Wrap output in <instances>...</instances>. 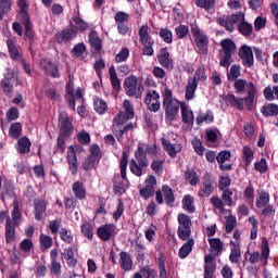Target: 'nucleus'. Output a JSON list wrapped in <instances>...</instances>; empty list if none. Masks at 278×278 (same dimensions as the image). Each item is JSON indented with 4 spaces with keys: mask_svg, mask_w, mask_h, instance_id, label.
Returning <instances> with one entry per match:
<instances>
[{
    "mask_svg": "<svg viewBox=\"0 0 278 278\" xmlns=\"http://www.w3.org/2000/svg\"><path fill=\"white\" fill-rule=\"evenodd\" d=\"M270 255V248H268V242L263 243L262 253H261V262L263 266H268V256Z\"/></svg>",
    "mask_w": 278,
    "mask_h": 278,
    "instance_id": "09e8293b",
    "label": "nucleus"
},
{
    "mask_svg": "<svg viewBox=\"0 0 278 278\" xmlns=\"http://www.w3.org/2000/svg\"><path fill=\"white\" fill-rule=\"evenodd\" d=\"M210 203L218 210L222 214L225 212V202L218 195H213L210 200Z\"/></svg>",
    "mask_w": 278,
    "mask_h": 278,
    "instance_id": "49530a36",
    "label": "nucleus"
},
{
    "mask_svg": "<svg viewBox=\"0 0 278 278\" xmlns=\"http://www.w3.org/2000/svg\"><path fill=\"white\" fill-rule=\"evenodd\" d=\"M235 90L238 94H242L244 90H247L248 96L245 98H236L233 93H228L226 96V101L232 105V108H237V110H244V103L248 110L251 112L253 110V101H255V96L257 94V87L253 81L247 84L244 79H237L233 84Z\"/></svg>",
    "mask_w": 278,
    "mask_h": 278,
    "instance_id": "f257e3e1",
    "label": "nucleus"
},
{
    "mask_svg": "<svg viewBox=\"0 0 278 278\" xmlns=\"http://www.w3.org/2000/svg\"><path fill=\"white\" fill-rule=\"evenodd\" d=\"M160 38L163 40V42H166V45L173 43V31L168 28H161L159 33Z\"/></svg>",
    "mask_w": 278,
    "mask_h": 278,
    "instance_id": "c03bdc74",
    "label": "nucleus"
},
{
    "mask_svg": "<svg viewBox=\"0 0 278 278\" xmlns=\"http://www.w3.org/2000/svg\"><path fill=\"white\" fill-rule=\"evenodd\" d=\"M242 153L245 166H250L253 162V150L250 147H243Z\"/></svg>",
    "mask_w": 278,
    "mask_h": 278,
    "instance_id": "864d4df0",
    "label": "nucleus"
},
{
    "mask_svg": "<svg viewBox=\"0 0 278 278\" xmlns=\"http://www.w3.org/2000/svg\"><path fill=\"white\" fill-rule=\"evenodd\" d=\"M222 201H224V205H228V207H232L233 205V191L231 189H226L222 191Z\"/></svg>",
    "mask_w": 278,
    "mask_h": 278,
    "instance_id": "a18cd8bd",
    "label": "nucleus"
},
{
    "mask_svg": "<svg viewBox=\"0 0 278 278\" xmlns=\"http://www.w3.org/2000/svg\"><path fill=\"white\" fill-rule=\"evenodd\" d=\"M180 109L182 123L192 127L194 125V113H192V111L189 110L186 104H181Z\"/></svg>",
    "mask_w": 278,
    "mask_h": 278,
    "instance_id": "b1692460",
    "label": "nucleus"
},
{
    "mask_svg": "<svg viewBox=\"0 0 278 278\" xmlns=\"http://www.w3.org/2000/svg\"><path fill=\"white\" fill-rule=\"evenodd\" d=\"M241 255L242 254L240 252V248H232L229 255V260L232 264H239Z\"/></svg>",
    "mask_w": 278,
    "mask_h": 278,
    "instance_id": "e2e57ef3",
    "label": "nucleus"
},
{
    "mask_svg": "<svg viewBox=\"0 0 278 278\" xmlns=\"http://www.w3.org/2000/svg\"><path fill=\"white\" fill-rule=\"evenodd\" d=\"M197 125H203V123H214V113L207 111L206 114H199L195 118Z\"/></svg>",
    "mask_w": 278,
    "mask_h": 278,
    "instance_id": "ea45409f",
    "label": "nucleus"
},
{
    "mask_svg": "<svg viewBox=\"0 0 278 278\" xmlns=\"http://www.w3.org/2000/svg\"><path fill=\"white\" fill-rule=\"evenodd\" d=\"M194 3L197 8H201L206 12H210V10H214V8L216 7V0H194Z\"/></svg>",
    "mask_w": 278,
    "mask_h": 278,
    "instance_id": "c9c22d12",
    "label": "nucleus"
},
{
    "mask_svg": "<svg viewBox=\"0 0 278 278\" xmlns=\"http://www.w3.org/2000/svg\"><path fill=\"white\" fill-rule=\"evenodd\" d=\"M115 231L116 226L114 224H105L97 229L98 237L100 238V240H102V242H108L112 238H114Z\"/></svg>",
    "mask_w": 278,
    "mask_h": 278,
    "instance_id": "4468645a",
    "label": "nucleus"
},
{
    "mask_svg": "<svg viewBox=\"0 0 278 278\" xmlns=\"http://www.w3.org/2000/svg\"><path fill=\"white\" fill-rule=\"evenodd\" d=\"M238 30L242 36L249 37L253 34V25L249 24L247 21L239 23Z\"/></svg>",
    "mask_w": 278,
    "mask_h": 278,
    "instance_id": "37998d69",
    "label": "nucleus"
},
{
    "mask_svg": "<svg viewBox=\"0 0 278 278\" xmlns=\"http://www.w3.org/2000/svg\"><path fill=\"white\" fill-rule=\"evenodd\" d=\"M135 157L136 159H131L129 162L130 173L136 175V177H142V168L149 166V159H147V152L143 147L138 146Z\"/></svg>",
    "mask_w": 278,
    "mask_h": 278,
    "instance_id": "20e7f679",
    "label": "nucleus"
},
{
    "mask_svg": "<svg viewBox=\"0 0 278 278\" xmlns=\"http://www.w3.org/2000/svg\"><path fill=\"white\" fill-rule=\"evenodd\" d=\"M89 45L91 49L96 51V53H100L101 49H103V40L99 38V35L94 30L89 33Z\"/></svg>",
    "mask_w": 278,
    "mask_h": 278,
    "instance_id": "412c9836",
    "label": "nucleus"
},
{
    "mask_svg": "<svg viewBox=\"0 0 278 278\" xmlns=\"http://www.w3.org/2000/svg\"><path fill=\"white\" fill-rule=\"evenodd\" d=\"M16 227H18V225H14L12 223V218L7 217V220H5V242H7V244H12V242H14V240H16Z\"/></svg>",
    "mask_w": 278,
    "mask_h": 278,
    "instance_id": "f3484780",
    "label": "nucleus"
},
{
    "mask_svg": "<svg viewBox=\"0 0 278 278\" xmlns=\"http://www.w3.org/2000/svg\"><path fill=\"white\" fill-rule=\"evenodd\" d=\"M76 36L77 27H75V24L72 22L70 23V26L56 34V41L59 43L71 42V40H73V38H76Z\"/></svg>",
    "mask_w": 278,
    "mask_h": 278,
    "instance_id": "9b49d317",
    "label": "nucleus"
},
{
    "mask_svg": "<svg viewBox=\"0 0 278 278\" xmlns=\"http://www.w3.org/2000/svg\"><path fill=\"white\" fill-rule=\"evenodd\" d=\"M239 76H240V67H239V65L235 64L230 68V72L228 74V80L236 81Z\"/></svg>",
    "mask_w": 278,
    "mask_h": 278,
    "instance_id": "69168bd1",
    "label": "nucleus"
},
{
    "mask_svg": "<svg viewBox=\"0 0 278 278\" xmlns=\"http://www.w3.org/2000/svg\"><path fill=\"white\" fill-rule=\"evenodd\" d=\"M162 191L164 194L165 203L167 205L174 204L175 203V193H173V189H170V187L165 185L162 187Z\"/></svg>",
    "mask_w": 278,
    "mask_h": 278,
    "instance_id": "79ce46f5",
    "label": "nucleus"
},
{
    "mask_svg": "<svg viewBox=\"0 0 278 278\" xmlns=\"http://www.w3.org/2000/svg\"><path fill=\"white\" fill-rule=\"evenodd\" d=\"M185 180L188 181L189 186H199L201 178L194 168H187L185 172Z\"/></svg>",
    "mask_w": 278,
    "mask_h": 278,
    "instance_id": "a878e982",
    "label": "nucleus"
},
{
    "mask_svg": "<svg viewBox=\"0 0 278 278\" xmlns=\"http://www.w3.org/2000/svg\"><path fill=\"white\" fill-rule=\"evenodd\" d=\"M22 131H23V125L21 123H13L10 126L9 136L14 140H18V138H21Z\"/></svg>",
    "mask_w": 278,
    "mask_h": 278,
    "instance_id": "72a5a7b5",
    "label": "nucleus"
},
{
    "mask_svg": "<svg viewBox=\"0 0 278 278\" xmlns=\"http://www.w3.org/2000/svg\"><path fill=\"white\" fill-rule=\"evenodd\" d=\"M216 273V263L204 265V278H214Z\"/></svg>",
    "mask_w": 278,
    "mask_h": 278,
    "instance_id": "0e129e2a",
    "label": "nucleus"
},
{
    "mask_svg": "<svg viewBox=\"0 0 278 278\" xmlns=\"http://www.w3.org/2000/svg\"><path fill=\"white\" fill-rule=\"evenodd\" d=\"M214 194V178L210 172H205L202 176V185L198 191V197L201 199H207Z\"/></svg>",
    "mask_w": 278,
    "mask_h": 278,
    "instance_id": "1a4fd4ad",
    "label": "nucleus"
},
{
    "mask_svg": "<svg viewBox=\"0 0 278 278\" xmlns=\"http://www.w3.org/2000/svg\"><path fill=\"white\" fill-rule=\"evenodd\" d=\"M97 164H99L98 159H93V156H88L83 162V168L84 170H92V168H97Z\"/></svg>",
    "mask_w": 278,
    "mask_h": 278,
    "instance_id": "de8ad7c7",
    "label": "nucleus"
},
{
    "mask_svg": "<svg viewBox=\"0 0 278 278\" xmlns=\"http://www.w3.org/2000/svg\"><path fill=\"white\" fill-rule=\"evenodd\" d=\"M67 162H68L70 170L72 175H77V153L75 152L74 146H71L68 148Z\"/></svg>",
    "mask_w": 278,
    "mask_h": 278,
    "instance_id": "aec40b11",
    "label": "nucleus"
},
{
    "mask_svg": "<svg viewBox=\"0 0 278 278\" xmlns=\"http://www.w3.org/2000/svg\"><path fill=\"white\" fill-rule=\"evenodd\" d=\"M7 47H8L11 60H20V61L23 60V52H21L20 49L16 48V45H14V40L8 39Z\"/></svg>",
    "mask_w": 278,
    "mask_h": 278,
    "instance_id": "393cba45",
    "label": "nucleus"
},
{
    "mask_svg": "<svg viewBox=\"0 0 278 278\" xmlns=\"http://www.w3.org/2000/svg\"><path fill=\"white\" fill-rule=\"evenodd\" d=\"M179 108H181V103L173 98V90L165 89L163 96V110H165L166 121H175V117L179 114Z\"/></svg>",
    "mask_w": 278,
    "mask_h": 278,
    "instance_id": "f03ea898",
    "label": "nucleus"
},
{
    "mask_svg": "<svg viewBox=\"0 0 278 278\" xmlns=\"http://www.w3.org/2000/svg\"><path fill=\"white\" fill-rule=\"evenodd\" d=\"M127 58H129V50L127 48H123L119 53L115 56V62L118 64L121 62H126Z\"/></svg>",
    "mask_w": 278,
    "mask_h": 278,
    "instance_id": "774afa93",
    "label": "nucleus"
},
{
    "mask_svg": "<svg viewBox=\"0 0 278 278\" xmlns=\"http://www.w3.org/2000/svg\"><path fill=\"white\" fill-rule=\"evenodd\" d=\"M72 21L74 27H76V34L77 31H86V29H88V24L79 15H74Z\"/></svg>",
    "mask_w": 278,
    "mask_h": 278,
    "instance_id": "a19ab883",
    "label": "nucleus"
},
{
    "mask_svg": "<svg viewBox=\"0 0 278 278\" xmlns=\"http://www.w3.org/2000/svg\"><path fill=\"white\" fill-rule=\"evenodd\" d=\"M177 236L180 240L188 241L190 236H192V228H178Z\"/></svg>",
    "mask_w": 278,
    "mask_h": 278,
    "instance_id": "5fc2aeb1",
    "label": "nucleus"
},
{
    "mask_svg": "<svg viewBox=\"0 0 278 278\" xmlns=\"http://www.w3.org/2000/svg\"><path fill=\"white\" fill-rule=\"evenodd\" d=\"M270 203V194L266 191L258 192V197L256 199V207L262 210V207H266Z\"/></svg>",
    "mask_w": 278,
    "mask_h": 278,
    "instance_id": "473e14b6",
    "label": "nucleus"
},
{
    "mask_svg": "<svg viewBox=\"0 0 278 278\" xmlns=\"http://www.w3.org/2000/svg\"><path fill=\"white\" fill-rule=\"evenodd\" d=\"M12 218V224L18 226V220H21V208L18 207V200H14L13 202Z\"/></svg>",
    "mask_w": 278,
    "mask_h": 278,
    "instance_id": "8fccbe9b",
    "label": "nucleus"
},
{
    "mask_svg": "<svg viewBox=\"0 0 278 278\" xmlns=\"http://www.w3.org/2000/svg\"><path fill=\"white\" fill-rule=\"evenodd\" d=\"M175 31H176L177 38L184 39L186 38V36H188L190 29L186 25H179L175 28Z\"/></svg>",
    "mask_w": 278,
    "mask_h": 278,
    "instance_id": "338daca9",
    "label": "nucleus"
},
{
    "mask_svg": "<svg viewBox=\"0 0 278 278\" xmlns=\"http://www.w3.org/2000/svg\"><path fill=\"white\" fill-rule=\"evenodd\" d=\"M178 228H192V219L188 214L180 213L177 216Z\"/></svg>",
    "mask_w": 278,
    "mask_h": 278,
    "instance_id": "e433bc0d",
    "label": "nucleus"
},
{
    "mask_svg": "<svg viewBox=\"0 0 278 278\" xmlns=\"http://www.w3.org/2000/svg\"><path fill=\"white\" fill-rule=\"evenodd\" d=\"M222 49H219V66H223V68H229L231 66V58L236 53L237 46L236 42L232 39H223L219 42Z\"/></svg>",
    "mask_w": 278,
    "mask_h": 278,
    "instance_id": "7ed1b4c3",
    "label": "nucleus"
},
{
    "mask_svg": "<svg viewBox=\"0 0 278 278\" xmlns=\"http://www.w3.org/2000/svg\"><path fill=\"white\" fill-rule=\"evenodd\" d=\"M239 58L240 60H242V64L247 68H251L253 64H255V59L253 58V50L247 45L240 47Z\"/></svg>",
    "mask_w": 278,
    "mask_h": 278,
    "instance_id": "f8f14e48",
    "label": "nucleus"
},
{
    "mask_svg": "<svg viewBox=\"0 0 278 278\" xmlns=\"http://www.w3.org/2000/svg\"><path fill=\"white\" fill-rule=\"evenodd\" d=\"M192 247H194V239H188V241L179 249L178 257H180V260H186V256L192 253Z\"/></svg>",
    "mask_w": 278,
    "mask_h": 278,
    "instance_id": "c756f323",
    "label": "nucleus"
},
{
    "mask_svg": "<svg viewBox=\"0 0 278 278\" xmlns=\"http://www.w3.org/2000/svg\"><path fill=\"white\" fill-rule=\"evenodd\" d=\"M31 151V141L27 137H22L17 140V152L22 155Z\"/></svg>",
    "mask_w": 278,
    "mask_h": 278,
    "instance_id": "cd10ccee",
    "label": "nucleus"
},
{
    "mask_svg": "<svg viewBox=\"0 0 278 278\" xmlns=\"http://www.w3.org/2000/svg\"><path fill=\"white\" fill-rule=\"evenodd\" d=\"M197 88H199V85L194 83V80H187V86L185 89V98L187 101H192L194 99V94L197 92Z\"/></svg>",
    "mask_w": 278,
    "mask_h": 278,
    "instance_id": "c85d7f7f",
    "label": "nucleus"
},
{
    "mask_svg": "<svg viewBox=\"0 0 278 278\" xmlns=\"http://www.w3.org/2000/svg\"><path fill=\"white\" fill-rule=\"evenodd\" d=\"M191 34L194 37L198 53H200L201 55H205L207 53V45L210 42V40L207 39V35L201 33L199 26H192Z\"/></svg>",
    "mask_w": 278,
    "mask_h": 278,
    "instance_id": "6e6552de",
    "label": "nucleus"
},
{
    "mask_svg": "<svg viewBox=\"0 0 278 278\" xmlns=\"http://www.w3.org/2000/svg\"><path fill=\"white\" fill-rule=\"evenodd\" d=\"M40 244L41 249H45L47 251V249H51V247H53V238L47 235H41Z\"/></svg>",
    "mask_w": 278,
    "mask_h": 278,
    "instance_id": "bf43d9fd",
    "label": "nucleus"
},
{
    "mask_svg": "<svg viewBox=\"0 0 278 278\" xmlns=\"http://www.w3.org/2000/svg\"><path fill=\"white\" fill-rule=\"evenodd\" d=\"M207 79V75L205 74V67L200 66L193 77H190L189 80L194 81L199 86V81H205Z\"/></svg>",
    "mask_w": 278,
    "mask_h": 278,
    "instance_id": "58836bf2",
    "label": "nucleus"
},
{
    "mask_svg": "<svg viewBox=\"0 0 278 278\" xmlns=\"http://www.w3.org/2000/svg\"><path fill=\"white\" fill-rule=\"evenodd\" d=\"M36 220H42L43 214L47 212V201L43 199L36 200L34 203Z\"/></svg>",
    "mask_w": 278,
    "mask_h": 278,
    "instance_id": "5701e85b",
    "label": "nucleus"
},
{
    "mask_svg": "<svg viewBox=\"0 0 278 278\" xmlns=\"http://www.w3.org/2000/svg\"><path fill=\"white\" fill-rule=\"evenodd\" d=\"M119 266L126 273L134 268V261L131 260V254H129V252L122 251L119 253Z\"/></svg>",
    "mask_w": 278,
    "mask_h": 278,
    "instance_id": "a211bd4d",
    "label": "nucleus"
},
{
    "mask_svg": "<svg viewBox=\"0 0 278 278\" xmlns=\"http://www.w3.org/2000/svg\"><path fill=\"white\" fill-rule=\"evenodd\" d=\"M238 225V222L236 219V216L229 215L226 220V233H231L233 231V228Z\"/></svg>",
    "mask_w": 278,
    "mask_h": 278,
    "instance_id": "680f3d73",
    "label": "nucleus"
},
{
    "mask_svg": "<svg viewBox=\"0 0 278 278\" xmlns=\"http://www.w3.org/2000/svg\"><path fill=\"white\" fill-rule=\"evenodd\" d=\"M208 244L211 247V251L216 253V255H220V253H223V241H220V239H208Z\"/></svg>",
    "mask_w": 278,
    "mask_h": 278,
    "instance_id": "4c0bfd02",
    "label": "nucleus"
},
{
    "mask_svg": "<svg viewBox=\"0 0 278 278\" xmlns=\"http://www.w3.org/2000/svg\"><path fill=\"white\" fill-rule=\"evenodd\" d=\"M139 40L143 46L142 55H153V45H155V41L153 40L151 35H149V25H143L139 28Z\"/></svg>",
    "mask_w": 278,
    "mask_h": 278,
    "instance_id": "0eeeda50",
    "label": "nucleus"
},
{
    "mask_svg": "<svg viewBox=\"0 0 278 278\" xmlns=\"http://www.w3.org/2000/svg\"><path fill=\"white\" fill-rule=\"evenodd\" d=\"M81 233L87 238L88 240H92V237L94 233L92 232V224L90 223H85L80 226Z\"/></svg>",
    "mask_w": 278,
    "mask_h": 278,
    "instance_id": "603ef678",
    "label": "nucleus"
},
{
    "mask_svg": "<svg viewBox=\"0 0 278 278\" xmlns=\"http://www.w3.org/2000/svg\"><path fill=\"white\" fill-rule=\"evenodd\" d=\"M134 117H129V113H125V111L119 112L118 115L114 117L115 125H123L127 123V121H131Z\"/></svg>",
    "mask_w": 278,
    "mask_h": 278,
    "instance_id": "6e6d98bb",
    "label": "nucleus"
},
{
    "mask_svg": "<svg viewBox=\"0 0 278 278\" xmlns=\"http://www.w3.org/2000/svg\"><path fill=\"white\" fill-rule=\"evenodd\" d=\"M72 190L74 197L79 201H84V199H86V187L84 186V182L75 181L72 186Z\"/></svg>",
    "mask_w": 278,
    "mask_h": 278,
    "instance_id": "bb28decb",
    "label": "nucleus"
},
{
    "mask_svg": "<svg viewBox=\"0 0 278 278\" xmlns=\"http://www.w3.org/2000/svg\"><path fill=\"white\" fill-rule=\"evenodd\" d=\"M182 208L188 212L189 214H194V198L190 194H187L182 199Z\"/></svg>",
    "mask_w": 278,
    "mask_h": 278,
    "instance_id": "2f4dec72",
    "label": "nucleus"
},
{
    "mask_svg": "<svg viewBox=\"0 0 278 278\" xmlns=\"http://www.w3.org/2000/svg\"><path fill=\"white\" fill-rule=\"evenodd\" d=\"M124 90L128 97L142 99V91L144 90V87L142 84H138V77L128 76L124 80Z\"/></svg>",
    "mask_w": 278,
    "mask_h": 278,
    "instance_id": "423d86ee",
    "label": "nucleus"
},
{
    "mask_svg": "<svg viewBox=\"0 0 278 278\" xmlns=\"http://www.w3.org/2000/svg\"><path fill=\"white\" fill-rule=\"evenodd\" d=\"M7 71V76L4 79L1 80V86L4 94H7V97H12V92H14V85H12V81H10V79H14V71L10 68H8Z\"/></svg>",
    "mask_w": 278,
    "mask_h": 278,
    "instance_id": "dca6fc26",
    "label": "nucleus"
},
{
    "mask_svg": "<svg viewBox=\"0 0 278 278\" xmlns=\"http://www.w3.org/2000/svg\"><path fill=\"white\" fill-rule=\"evenodd\" d=\"M157 184V180L154 176H150L146 180V186L139 190L140 197L144 199V201L151 199L153 194H155V185Z\"/></svg>",
    "mask_w": 278,
    "mask_h": 278,
    "instance_id": "ddd939ff",
    "label": "nucleus"
},
{
    "mask_svg": "<svg viewBox=\"0 0 278 278\" xmlns=\"http://www.w3.org/2000/svg\"><path fill=\"white\" fill-rule=\"evenodd\" d=\"M20 249L23 253H29L34 249V241L31 239H24L20 243Z\"/></svg>",
    "mask_w": 278,
    "mask_h": 278,
    "instance_id": "052dcab7",
    "label": "nucleus"
},
{
    "mask_svg": "<svg viewBox=\"0 0 278 278\" xmlns=\"http://www.w3.org/2000/svg\"><path fill=\"white\" fill-rule=\"evenodd\" d=\"M86 53V45L84 42L77 43L73 49H72V54L75 58H81Z\"/></svg>",
    "mask_w": 278,
    "mask_h": 278,
    "instance_id": "13d9d810",
    "label": "nucleus"
},
{
    "mask_svg": "<svg viewBox=\"0 0 278 278\" xmlns=\"http://www.w3.org/2000/svg\"><path fill=\"white\" fill-rule=\"evenodd\" d=\"M161 142L163 149L168 153L169 157H177V154L181 152V144H173L167 139L162 138Z\"/></svg>",
    "mask_w": 278,
    "mask_h": 278,
    "instance_id": "6ab92c4d",
    "label": "nucleus"
},
{
    "mask_svg": "<svg viewBox=\"0 0 278 278\" xmlns=\"http://www.w3.org/2000/svg\"><path fill=\"white\" fill-rule=\"evenodd\" d=\"M59 134L60 136H67L71 138L73 136V122H71V118L68 117L67 112H61L59 114Z\"/></svg>",
    "mask_w": 278,
    "mask_h": 278,
    "instance_id": "9d476101",
    "label": "nucleus"
},
{
    "mask_svg": "<svg viewBox=\"0 0 278 278\" xmlns=\"http://www.w3.org/2000/svg\"><path fill=\"white\" fill-rule=\"evenodd\" d=\"M110 80L112 84L113 89L116 92L121 91V79L118 78V75L116 74V67L112 65L109 70Z\"/></svg>",
    "mask_w": 278,
    "mask_h": 278,
    "instance_id": "7c9ffc66",
    "label": "nucleus"
},
{
    "mask_svg": "<svg viewBox=\"0 0 278 278\" xmlns=\"http://www.w3.org/2000/svg\"><path fill=\"white\" fill-rule=\"evenodd\" d=\"M40 66L45 71L48 77H53V79H58L60 77V71L58 70V65L49 59H41Z\"/></svg>",
    "mask_w": 278,
    "mask_h": 278,
    "instance_id": "2eb2a0df",
    "label": "nucleus"
},
{
    "mask_svg": "<svg viewBox=\"0 0 278 278\" xmlns=\"http://www.w3.org/2000/svg\"><path fill=\"white\" fill-rule=\"evenodd\" d=\"M261 112L266 118H268V116H278V105L266 104L261 109Z\"/></svg>",
    "mask_w": 278,
    "mask_h": 278,
    "instance_id": "f704fd0d",
    "label": "nucleus"
},
{
    "mask_svg": "<svg viewBox=\"0 0 278 278\" xmlns=\"http://www.w3.org/2000/svg\"><path fill=\"white\" fill-rule=\"evenodd\" d=\"M157 60L163 68H170L173 62L170 61V52L166 48H162L159 51Z\"/></svg>",
    "mask_w": 278,
    "mask_h": 278,
    "instance_id": "4be33fe9",
    "label": "nucleus"
},
{
    "mask_svg": "<svg viewBox=\"0 0 278 278\" xmlns=\"http://www.w3.org/2000/svg\"><path fill=\"white\" fill-rule=\"evenodd\" d=\"M159 99H160V93H157V91L155 90H150L146 96L144 103L146 105H151V103L159 101Z\"/></svg>",
    "mask_w": 278,
    "mask_h": 278,
    "instance_id": "4d7b16f0",
    "label": "nucleus"
},
{
    "mask_svg": "<svg viewBox=\"0 0 278 278\" xmlns=\"http://www.w3.org/2000/svg\"><path fill=\"white\" fill-rule=\"evenodd\" d=\"M121 175L113 177V190L116 194H125V179H127V152H123L119 161Z\"/></svg>",
    "mask_w": 278,
    "mask_h": 278,
    "instance_id": "39448f33",
    "label": "nucleus"
},
{
    "mask_svg": "<svg viewBox=\"0 0 278 278\" xmlns=\"http://www.w3.org/2000/svg\"><path fill=\"white\" fill-rule=\"evenodd\" d=\"M93 108L98 114H105L108 112V103L101 99L94 101Z\"/></svg>",
    "mask_w": 278,
    "mask_h": 278,
    "instance_id": "3c124183",
    "label": "nucleus"
}]
</instances>
